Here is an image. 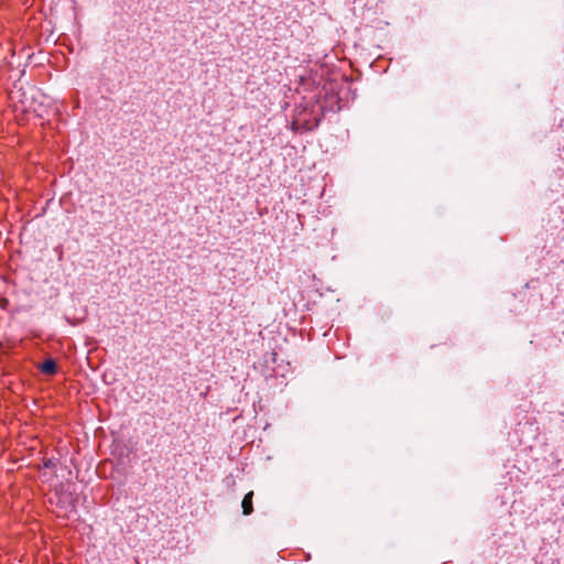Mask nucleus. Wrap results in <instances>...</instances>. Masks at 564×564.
<instances>
[{"mask_svg": "<svg viewBox=\"0 0 564 564\" xmlns=\"http://www.w3.org/2000/svg\"><path fill=\"white\" fill-rule=\"evenodd\" d=\"M252 498H253V491H249L248 494L245 495V497L242 499L241 507H242V513L245 516H249L253 512Z\"/></svg>", "mask_w": 564, "mask_h": 564, "instance_id": "f03ea898", "label": "nucleus"}, {"mask_svg": "<svg viewBox=\"0 0 564 564\" xmlns=\"http://www.w3.org/2000/svg\"><path fill=\"white\" fill-rule=\"evenodd\" d=\"M39 369L42 373L47 376H54L57 373V365L53 358L45 359L40 366Z\"/></svg>", "mask_w": 564, "mask_h": 564, "instance_id": "f257e3e1", "label": "nucleus"}, {"mask_svg": "<svg viewBox=\"0 0 564 564\" xmlns=\"http://www.w3.org/2000/svg\"><path fill=\"white\" fill-rule=\"evenodd\" d=\"M55 466H56V463H55V459H53V458H45L43 460L44 468L53 469V468H55Z\"/></svg>", "mask_w": 564, "mask_h": 564, "instance_id": "7ed1b4c3", "label": "nucleus"}]
</instances>
